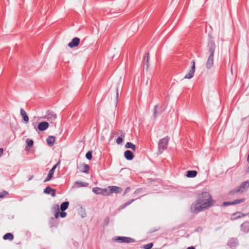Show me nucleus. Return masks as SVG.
Wrapping results in <instances>:
<instances>
[{
  "instance_id": "1",
  "label": "nucleus",
  "mask_w": 249,
  "mask_h": 249,
  "mask_svg": "<svg viewBox=\"0 0 249 249\" xmlns=\"http://www.w3.org/2000/svg\"><path fill=\"white\" fill-rule=\"evenodd\" d=\"M214 203L211 195L208 192H203L198 196L195 203L191 206V212L197 213L199 212L211 207Z\"/></svg>"
},
{
  "instance_id": "2",
  "label": "nucleus",
  "mask_w": 249,
  "mask_h": 249,
  "mask_svg": "<svg viewBox=\"0 0 249 249\" xmlns=\"http://www.w3.org/2000/svg\"><path fill=\"white\" fill-rule=\"evenodd\" d=\"M249 188V181L247 180L243 181L240 186L236 187L235 189H234L233 190L231 191L230 192V194L231 195H233L236 193H242L247 190Z\"/></svg>"
},
{
  "instance_id": "3",
  "label": "nucleus",
  "mask_w": 249,
  "mask_h": 249,
  "mask_svg": "<svg viewBox=\"0 0 249 249\" xmlns=\"http://www.w3.org/2000/svg\"><path fill=\"white\" fill-rule=\"evenodd\" d=\"M169 140V137L166 136L159 141L158 151L160 154L162 153L163 151L167 149Z\"/></svg>"
},
{
  "instance_id": "4",
  "label": "nucleus",
  "mask_w": 249,
  "mask_h": 249,
  "mask_svg": "<svg viewBox=\"0 0 249 249\" xmlns=\"http://www.w3.org/2000/svg\"><path fill=\"white\" fill-rule=\"evenodd\" d=\"M113 240L115 242H120V243H134L135 242V240L132 238L129 237H124V236L115 237L113 239Z\"/></svg>"
},
{
  "instance_id": "5",
  "label": "nucleus",
  "mask_w": 249,
  "mask_h": 249,
  "mask_svg": "<svg viewBox=\"0 0 249 249\" xmlns=\"http://www.w3.org/2000/svg\"><path fill=\"white\" fill-rule=\"evenodd\" d=\"M192 67L187 74L185 75L184 76V78L185 79H191L194 75V73L195 71V62L194 60H193L191 62Z\"/></svg>"
},
{
  "instance_id": "6",
  "label": "nucleus",
  "mask_w": 249,
  "mask_h": 249,
  "mask_svg": "<svg viewBox=\"0 0 249 249\" xmlns=\"http://www.w3.org/2000/svg\"><path fill=\"white\" fill-rule=\"evenodd\" d=\"M59 164V162H57L49 171V173H48V174L47 175V177L44 180V182H45L48 181L50 180L52 178V177H53V175L54 172V170H55V169H56V167L57 166V165Z\"/></svg>"
},
{
  "instance_id": "7",
  "label": "nucleus",
  "mask_w": 249,
  "mask_h": 249,
  "mask_svg": "<svg viewBox=\"0 0 249 249\" xmlns=\"http://www.w3.org/2000/svg\"><path fill=\"white\" fill-rule=\"evenodd\" d=\"M80 42V39L79 38L75 37L73 38L72 40L69 43L68 46L71 48H72L75 47H77L79 45Z\"/></svg>"
},
{
  "instance_id": "8",
  "label": "nucleus",
  "mask_w": 249,
  "mask_h": 249,
  "mask_svg": "<svg viewBox=\"0 0 249 249\" xmlns=\"http://www.w3.org/2000/svg\"><path fill=\"white\" fill-rule=\"evenodd\" d=\"M208 47L209 48V52L210 53V55H214L215 48L214 42L212 40L209 41L208 44Z\"/></svg>"
},
{
  "instance_id": "9",
  "label": "nucleus",
  "mask_w": 249,
  "mask_h": 249,
  "mask_svg": "<svg viewBox=\"0 0 249 249\" xmlns=\"http://www.w3.org/2000/svg\"><path fill=\"white\" fill-rule=\"evenodd\" d=\"M227 245L231 248H235L238 245L237 239L234 238H230L228 242Z\"/></svg>"
},
{
  "instance_id": "10",
  "label": "nucleus",
  "mask_w": 249,
  "mask_h": 249,
  "mask_svg": "<svg viewBox=\"0 0 249 249\" xmlns=\"http://www.w3.org/2000/svg\"><path fill=\"white\" fill-rule=\"evenodd\" d=\"M49 123L47 122H42L38 124L37 128L40 131H44L49 127Z\"/></svg>"
},
{
  "instance_id": "11",
  "label": "nucleus",
  "mask_w": 249,
  "mask_h": 249,
  "mask_svg": "<svg viewBox=\"0 0 249 249\" xmlns=\"http://www.w3.org/2000/svg\"><path fill=\"white\" fill-rule=\"evenodd\" d=\"M109 189H110V193L111 194L112 193H120L122 191V189L121 187L116 186H109Z\"/></svg>"
},
{
  "instance_id": "12",
  "label": "nucleus",
  "mask_w": 249,
  "mask_h": 249,
  "mask_svg": "<svg viewBox=\"0 0 249 249\" xmlns=\"http://www.w3.org/2000/svg\"><path fill=\"white\" fill-rule=\"evenodd\" d=\"M56 114L52 112H48L45 117L48 121L52 122L56 119Z\"/></svg>"
},
{
  "instance_id": "13",
  "label": "nucleus",
  "mask_w": 249,
  "mask_h": 249,
  "mask_svg": "<svg viewBox=\"0 0 249 249\" xmlns=\"http://www.w3.org/2000/svg\"><path fill=\"white\" fill-rule=\"evenodd\" d=\"M244 201H245L244 198L236 199L234 201H232V202H224L223 205H224V206H228L230 205H235V204H238L242 203Z\"/></svg>"
},
{
  "instance_id": "14",
  "label": "nucleus",
  "mask_w": 249,
  "mask_h": 249,
  "mask_svg": "<svg viewBox=\"0 0 249 249\" xmlns=\"http://www.w3.org/2000/svg\"><path fill=\"white\" fill-rule=\"evenodd\" d=\"M214 55H210L206 63V68L210 69L212 68L213 64Z\"/></svg>"
},
{
  "instance_id": "15",
  "label": "nucleus",
  "mask_w": 249,
  "mask_h": 249,
  "mask_svg": "<svg viewBox=\"0 0 249 249\" xmlns=\"http://www.w3.org/2000/svg\"><path fill=\"white\" fill-rule=\"evenodd\" d=\"M44 193L46 194H51L53 197L55 196V190L53 189L49 186H47L44 190Z\"/></svg>"
},
{
  "instance_id": "16",
  "label": "nucleus",
  "mask_w": 249,
  "mask_h": 249,
  "mask_svg": "<svg viewBox=\"0 0 249 249\" xmlns=\"http://www.w3.org/2000/svg\"><path fill=\"white\" fill-rule=\"evenodd\" d=\"M241 230L244 232H248L249 231V222H244L241 225Z\"/></svg>"
},
{
  "instance_id": "17",
  "label": "nucleus",
  "mask_w": 249,
  "mask_h": 249,
  "mask_svg": "<svg viewBox=\"0 0 249 249\" xmlns=\"http://www.w3.org/2000/svg\"><path fill=\"white\" fill-rule=\"evenodd\" d=\"M124 157L127 160H132L134 158V155L133 153L130 150H126L124 153Z\"/></svg>"
},
{
  "instance_id": "18",
  "label": "nucleus",
  "mask_w": 249,
  "mask_h": 249,
  "mask_svg": "<svg viewBox=\"0 0 249 249\" xmlns=\"http://www.w3.org/2000/svg\"><path fill=\"white\" fill-rule=\"evenodd\" d=\"M20 115L22 116L23 119L25 123H27L29 121V117L27 115L26 111L23 109L21 108L20 110Z\"/></svg>"
},
{
  "instance_id": "19",
  "label": "nucleus",
  "mask_w": 249,
  "mask_h": 249,
  "mask_svg": "<svg viewBox=\"0 0 249 249\" xmlns=\"http://www.w3.org/2000/svg\"><path fill=\"white\" fill-rule=\"evenodd\" d=\"M55 140V138L54 136H50L47 138L46 142L49 145L52 146L54 144Z\"/></svg>"
},
{
  "instance_id": "20",
  "label": "nucleus",
  "mask_w": 249,
  "mask_h": 249,
  "mask_svg": "<svg viewBox=\"0 0 249 249\" xmlns=\"http://www.w3.org/2000/svg\"><path fill=\"white\" fill-rule=\"evenodd\" d=\"M75 186L77 188L82 187H87L89 185L88 183L76 181L74 182Z\"/></svg>"
},
{
  "instance_id": "21",
  "label": "nucleus",
  "mask_w": 249,
  "mask_h": 249,
  "mask_svg": "<svg viewBox=\"0 0 249 249\" xmlns=\"http://www.w3.org/2000/svg\"><path fill=\"white\" fill-rule=\"evenodd\" d=\"M89 169V165L84 163L81 166L80 171L82 172L87 173Z\"/></svg>"
},
{
  "instance_id": "22",
  "label": "nucleus",
  "mask_w": 249,
  "mask_h": 249,
  "mask_svg": "<svg viewBox=\"0 0 249 249\" xmlns=\"http://www.w3.org/2000/svg\"><path fill=\"white\" fill-rule=\"evenodd\" d=\"M197 175V172L195 170H189L187 171L186 176L188 178H194L196 177Z\"/></svg>"
},
{
  "instance_id": "23",
  "label": "nucleus",
  "mask_w": 249,
  "mask_h": 249,
  "mask_svg": "<svg viewBox=\"0 0 249 249\" xmlns=\"http://www.w3.org/2000/svg\"><path fill=\"white\" fill-rule=\"evenodd\" d=\"M125 147L126 148H130L133 151H135L136 148V145L130 142H126L125 145Z\"/></svg>"
},
{
  "instance_id": "24",
  "label": "nucleus",
  "mask_w": 249,
  "mask_h": 249,
  "mask_svg": "<svg viewBox=\"0 0 249 249\" xmlns=\"http://www.w3.org/2000/svg\"><path fill=\"white\" fill-rule=\"evenodd\" d=\"M69 202L68 201H65L64 202H63L60 205V210L62 211H65L66 209H67V208L69 206Z\"/></svg>"
},
{
  "instance_id": "25",
  "label": "nucleus",
  "mask_w": 249,
  "mask_h": 249,
  "mask_svg": "<svg viewBox=\"0 0 249 249\" xmlns=\"http://www.w3.org/2000/svg\"><path fill=\"white\" fill-rule=\"evenodd\" d=\"M53 209L55 212L54 214V216L56 218H57L59 216H60V212H59V207L58 205H55L53 206Z\"/></svg>"
},
{
  "instance_id": "26",
  "label": "nucleus",
  "mask_w": 249,
  "mask_h": 249,
  "mask_svg": "<svg viewBox=\"0 0 249 249\" xmlns=\"http://www.w3.org/2000/svg\"><path fill=\"white\" fill-rule=\"evenodd\" d=\"M4 240H12L14 239V235L11 233H6L3 237Z\"/></svg>"
},
{
  "instance_id": "27",
  "label": "nucleus",
  "mask_w": 249,
  "mask_h": 249,
  "mask_svg": "<svg viewBox=\"0 0 249 249\" xmlns=\"http://www.w3.org/2000/svg\"><path fill=\"white\" fill-rule=\"evenodd\" d=\"M101 195L105 196H109L111 195L110 193V189H109V186L107 188L102 189V191L101 192Z\"/></svg>"
},
{
  "instance_id": "28",
  "label": "nucleus",
  "mask_w": 249,
  "mask_h": 249,
  "mask_svg": "<svg viewBox=\"0 0 249 249\" xmlns=\"http://www.w3.org/2000/svg\"><path fill=\"white\" fill-rule=\"evenodd\" d=\"M102 191V188L98 187H94L92 189V192L97 195H101Z\"/></svg>"
},
{
  "instance_id": "29",
  "label": "nucleus",
  "mask_w": 249,
  "mask_h": 249,
  "mask_svg": "<svg viewBox=\"0 0 249 249\" xmlns=\"http://www.w3.org/2000/svg\"><path fill=\"white\" fill-rule=\"evenodd\" d=\"M233 215L235 216L234 218H239L245 216L247 215V214H244L240 212H237L233 214Z\"/></svg>"
},
{
  "instance_id": "30",
  "label": "nucleus",
  "mask_w": 249,
  "mask_h": 249,
  "mask_svg": "<svg viewBox=\"0 0 249 249\" xmlns=\"http://www.w3.org/2000/svg\"><path fill=\"white\" fill-rule=\"evenodd\" d=\"M149 54L148 53H146L145 54V56L143 58V62H144L145 61H146V65H147V67H148V63H149Z\"/></svg>"
},
{
  "instance_id": "31",
  "label": "nucleus",
  "mask_w": 249,
  "mask_h": 249,
  "mask_svg": "<svg viewBox=\"0 0 249 249\" xmlns=\"http://www.w3.org/2000/svg\"><path fill=\"white\" fill-rule=\"evenodd\" d=\"M27 144L28 146L31 147L33 146L34 142L31 139H27L26 141Z\"/></svg>"
},
{
  "instance_id": "32",
  "label": "nucleus",
  "mask_w": 249,
  "mask_h": 249,
  "mask_svg": "<svg viewBox=\"0 0 249 249\" xmlns=\"http://www.w3.org/2000/svg\"><path fill=\"white\" fill-rule=\"evenodd\" d=\"M134 201V199H131L130 200V201L125 203L124 205H122L121 206V208L122 209H124V208L125 207H126L127 206L129 205V204H130L132 202H133V201Z\"/></svg>"
},
{
  "instance_id": "33",
  "label": "nucleus",
  "mask_w": 249,
  "mask_h": 249,
  "mask_svg": "<svg viewBox=\"0 0 249 249\" xmlns=\"http://www.w3.org/2000/svg\"><path fill=\"white\" fill-rule=\"evenodd\" d=\"M134 201V199H131L130 200V201L125 203L124 205H122L121 206V208L122 209H124V208L125 207H126L127 206L129 205V204H130L132 202H133V201Z\"/></svg>"
},
{
  "instance_id": "34",
  "label": "nucleus",
  "mask_w": 249,
  "mask_h": 249,
  "mask_svg": "<svg viewBox=\"0 0 249 249\" xmlns=\"http://www.w3.org/2000/svg\"><path fill=\"white\" fill-rule=\"evenodd\" d=\"M86 157L89 160H91L92 157L91 151H88L86 154Z\"/></svg>"
},
{
  "instance_id": "35",
  "label": "nucleus",
  "mask_w": 249,
  "mask_h": 249,
  "mask_svg": "<svg viewBox=\"0 0 249 249\" xmlns=\"http://www.w3.org/2000/svg\"><path fill=\"white\" fill-rule=\"evenodd\" d=\"M153 246V244L152 243H151L144 245L143 248L144 249H150L151 248H152Z\"/></svg>"
},
{
  "instance_id": "36",
  "label": "nucleus",
  "mask_w": 249,
  "mask_h": 249,
  "mask_svg": "<svg viewBox=\"0 0 249 249\" xmlns=\"http://www.w3.org/2000/svg\"><path fill=\"white\" fill-rule=\"evenodd\" d=\"M8 193L5 191H3L0 192V199L3 198L5 196L7 195Z\"/></svg>"
},
{
  "instance_id": "37",
  "label": "nucleus",
  "mask_w": 249,
  "mask_h": 249,
  "mask_svg": "<svg viewBox=\"0 0 249 249\" xmlns=\"http://www.w3.org/2000/svg\"><path fill=\"white\" fill-rule=\"evenodd\" d=\"M123 139L121 137H119L117 140H116V143L118 144H120L121 143H122V142H123Z\"/></svg>"
},
{
  "instance_id": "38",
  "label": "nucleus",
  "mask_w": 249,
  "mask_h": 249,
  "mask_svg": "<svg viewBox=\"0 0 249 249\" xmlns=\"http://www.w3.org/2000/svg\"><path fill=\"white\" fill-rule=\"evenodd\" d=\"M67 215V213L64 211H62L60 213V216L62 218L65 217Z\"/></svg>"
},
{
  "instance_id": "39",
  "label": "nucleus",
  "mask_w": 249,
  "mask_h": 249,
  "mask_svg": "<svg viewBox=\"0 0 249 249\" xmlns=\"http://www.w3.org/2000/svg\"><path fill=\"white\" fill-rule=\"evenodd\" d=\"M129 190H130V187H127L125 189V190L123 196H124L127 193H128L129 192Z\"/></svg>"
},
{
  "instance_id": "40",
  "label": "nucleus",
  "mask_w": 249,
  "mask_h": 249,
  "mask_svg": "<svg viewBox=\"0 0 249 249\" xmlns=\"http://www.w3.org/2000/svg\"><path fill=\"white\" fill-rule=\"evenodd\" d=\"M141 191H142L141 189H138L135 191V194H138V193H140Z\"/></svg>"
},
{
  "instance_id": "41",
  "label": "nucleus",
  "mask_w": 249,
  "mask_h": 249,
  "mask_svg": "<svg viewBox=\"0 0 249 249\" xmlns=\"http://www.w3.org/2000/svg\"><path fill=\"white\" fill-rule=\"evenodd\" d=\"M157 107H158V106H157V105H156V106H155V110H154V116H155V117L156 116V108H157Z\"/></svg>"
},
{
  "instance_id": "42",
  "label": "nucleus",
  "mask_w": 249,
  "mask_h": 249,
  "mask_svg": "<svg viewBox=\"0 0 249 249\" xmlns=\"http://www.w3.org/2000/svg\"><path fill=\"white\" fill-rule=\"evenodd\" d=\"M3 152V150L2 148H0V157L2 156Z\"/></svg>"
},
{
  "instance_id": "43",
  "label": "nucleus",
  "mask_w": 249,
  "mask_h": 249,
  "mask_svg": "<svg viewBox=\"0 0 249 249\" xmlns=\"http://www.w3.org/2000/svg\"><path fill=\"white\" fill-rule=\"evenodd\" d=\"M187 249H195L194 247H188Z\"/></svg>"
},
{
  "instance_id": "44",
  "label": "nucleus",
  "mask_w": 249,
  "mask_h": 249,
  "mask_svg": "<svg viewBox=\"0 0 249 249\" xmlns=\"http://www.w3.org/2000/svg\"><path fill=\"white\" fill-rule=\"evenodd\" d=\"M34 178V176H32L29 178V180H31L33 178Z\"/></svg>"
},
{
  "instance_id": "45",
  "label": "nucleus",
  "mask_w": 249,
  "mask_h": 249,
  "mask_svg": "<svg viewBox=\"0 0 249 249\" xmlns=\"http://www.w3.org/2000/svg\"><path fill=\"white\" fill-rule=\"evenodd\" d=\"M118 90L117 89V98H118Z\"/></svg>"
}]
</instances>
